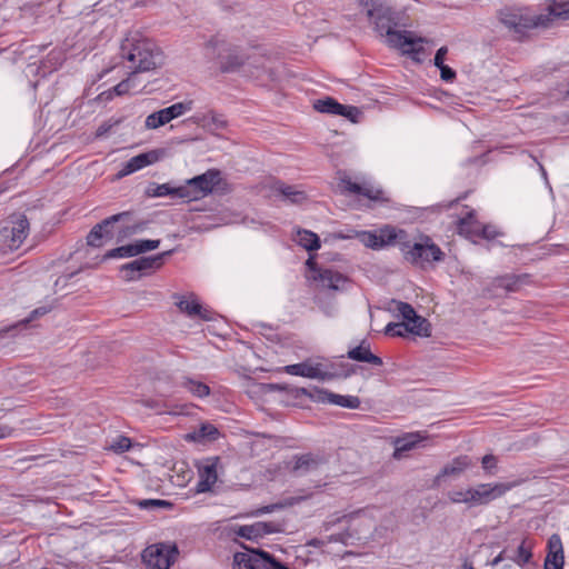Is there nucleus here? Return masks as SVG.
<instances>
[{
	"mask_svg": "<svg viewBox=\"0 0 569 569\" xmlns=\"http://www.w3.org/2000/svg\"><path fill=\"white\" fill-rule=\"evenodd\" d=\"M281 525L273 521H257L252 525H230L226 527L228 535H236L247 540H258L267 535L280 532Z\"/></svg>",
	"mask_w": 569,
	"mask_h": 569,
	"instance_id": "nucleus-16",
	"label": "nucleus"
},
{
	"mask_svg": "<svg viewBox=\"0 0 569 569\" xmlns=\"http://www.w3.org/2000/svg\"><path fill=\"white\" fill-rule=\"evenodd\" d=\"M365 4L369 7L367 16L375 24V30L380 36H386L389 47L399 49L402 53L420 60L419 56L425 53L421 46L425 39L416 37L411 31H397L398 16L396 11L379 0H366Z\"/></svg>",
	"mask_w": 569,
	"mask_h": 569,
	"instance_id": "nucleus-1",
	"label": "nucleus"
},
{
	"mask_svg": "<svg viewBox=\"0 0 569 569\" xmlns=\"http://www.w3.org/2000/svg\"><path fill=\"white\" fill-rule=\"evenodd\" d=\"M475 217V210H470L463 218L458 220V233L466 236L467 238L480 237L487 240L495 239L500 233L496 230L493 226L490 224H481L480 228L477 229H468V224L471 222V218Z\"/></svg>",
	"mask_w": 569,
	"mask_h": 569,
	"instance_id": "nucleus-24",
	"label": "nucleus"
},
{
	"mask_svg": "<svg viewBox=\"0 0 569 569\" xmlns=\"http://www.w3.org/2000/svg\"><path fill=\"white\" fill-rule=\"evenodd\" d=\"M419 441L420 437L418 433H408L402 438H398L396 440L393 457L397 459L401 458L403 452L413 449Z\"/></svg>",
	"mask_w": 569,
	"mask_h": 569,
	"instance_id": "nucleus-34",
	"label": "nucleus"
},
{
	"mask_svg": "<svg viewBox=\"0 0 569 569\" xmlns=\"http://www.w3.org/2000/svg\"><path fill=\"white\" fill-rule=\"evenodd\" d=\"M160 240L140 239L132 243L120 246L107 251L103 260L113 258H131L159 248Z\"/></svg>",
	"mask_w": 569,
	"mask_h": 569,
	"instance_id": "nucleus-19",
	"label": "nucleus"
},
{
	"mask_svg": "<svg viewBox=\"0 0 569 569\" xmlns=\"http://www.w3.org/2000/svg\"><path fill=\"white\" fill-rule=\"evenodd\" d=\"M405 326L408 329V333L426 338L431 336V325L422 316H417L411 321L405 322Z\"/></svg>",
	"mask_w": 569,
	"mask_h": 569,
	"instance_id": "nucleus-32",
	"label": "nucleus"
},
{
	"mask_svg": "<svg viewBox=\"0 0 569 569\" xmlns=\"http://www.w3.org/2000/svg\"><path fill=\"white\" fill-rule=\"evenodd\" d=\"M548 553L563 555L562 542L558 535H552L548 540Z\"/></svg>",
	"mask_w": 569,
	"mask_h": 569,
	"instance_id": "nucleus-54",
	"label": "nucleus"
},
{
	"mask_svg": "<svg viewBox=\"0 0 569 569\" xmlns=\"http://www.w3.org/2000/svg\"><path fill=\"white\" fill-rule=\"evenodd\" d=\"M284 371L292 376H300L310 379H319L321 381H329L335 378L343 377L348 378L356 373L353 367L348 368L342 375L336 372H328L322 370L321 363H310L308 361L288 365L284 367Z\"/></svg>",
	"mask_w": 569,
	"mask_h": 569,
	"instance_id": "nucleus-13",
	"label": "nucleus"
},
{
	"mask_svg": "<svg viewBox=\"0 0 569 569\" xmlns=\"http://www.w3.org/2000/svg\"><path fill=\"white\" fill-rule=\"evenodd\" d=\"M143 406L154 410L157 413H172L171 407L161 400L147 399L142 401Z\"/></svg>",
	"mask_w": 569,
	"mask_h": 569,
	"instance_id": "nucleus-46",
	"label": "nucleus"
},
{
	"mask_svg": "<svg viewBox=\"0 0 569 569\" xmlns=\"http://www.w3.org/2000/svg\"><path fill=\"white\" fill-rule=\"evenodd\" d=\"M29 226L28 218L22 213H14L10 217L1 233L11 250L18 249L26 240L29 234Z\"/></svg>",
	"mask_w": 569,
	"mask_h": 569,
	"instance_id": "nucleus-17",
	"label": "nucleus"
},
{
	"mask_svg": "<svg viewBox=\"0 0 569 569\" xmlns=\"http://www.w3.org/2000/svg\"><path fill=\"white\" fill-rule=\"evenodd\" d=\"M447 497L452 503H465L468 506V493L466 490H451L447 493Z\"/></svg>",
	"mask_w": 569,
	"mask_h": 569,
	"instance_id": "nucleus-53",
	"label": "nucleus"
},
{
	"mask_svg": "<svg viewBox=\"0 0 569 569\" xmlns=\"http://www.w3.org/2000/svg\"><path fill=\"white\" fill-rule=\"evenodd\" d=\"M355 519V515H345L342 517H331L322 523V531L329 532L333 527L340 526L341 530L338 532L325 536V538H313L308 541V546L322 547L330 542H340L345 546L353 543V540L359 539L358 532L351 529L350 522Z\"/></svg>",
	"mask_w": 569,
	"mask_h": 569,
	"instance_id": "nucleus-5",
	"label": "nucleus"
},
{
	"mask_svg": "<svg viewBox=\"0 0 569 569\" xmlns=\"http://www.w3.org/2000/svg\"><path fill=\"white\" fill-rule=\"evenodd\" d=\"M448 52V49L447 47H441L437 50L436 54H435V58H433V64L436 67H441L445 64V58H446V54Z\"/></svg>",
	"mask_w": 569,
	"mask_h": 569,
	"instance_id": "nucleus-59",
	"label": "nucleus"
},
{
	"mask_svg": "<svg viewBox=\"0 0 569 569\" xmlns=\"http://www.w3.org/2000/svg\"><path fill=\"white\" fill-rule=\"evenodd\" d=\"M138 506L143 510H152L156 508L170 509L172 503L168 500L162 499H143L138 501Z\"/></svg>",
	"mask_w": 569,
	"mask_h": 569,
	"instance_id": "nucleus-42",
	"label": "nucleus"
},
{
	"mask_svg": "<svg viewBox=\"0 0 569 569\" xmlns=\"http://www.w3.org/2000/svg\"><path fill=\"white\" fill-rule=\"evenodd\" d=\"M330 403L349 409H357L360 407V399L356 396H341L332 392Z\"/></svg>",
	"mask_w": 569,
	"mask_h": 569,
	"instance_id": "nucleus-38",
	"label": "nucleus"
},
{
	"mask_svg": "<svg viewBox=\"0 0 569 569\" xmlns=\"http://www.w3.org/2000/svg\"><path fill=\"white\" fill-rule=\"evenodd\" d=\"M218 457L208 458L198 466L199 480L196 486V492L202 493L211 490L218 480L217 466Z\"/></svg>",
	"mask_w": 569,
	"mask_h": 569,
	"instance_id": "nucleus-23",
	"label": "nucleus"
},
{
	"mask_svg": "<svg viewBox=\"0 0 569 569\" xmlns=\"http://www.w3.org/2000/svg\"><path fill=\"white\" fill-rule=\"evenodd\" d=\"M172 251L168 250L154 256L141 257L122 264L120 270L124 273V279L127 281H132L140 278L142 274H146L149 270L160 268L163 264L164 258L169 257Z\"/></svg>",
	"mask_w": 569,
	"mask_h": 569,
	"instance_id": "nucleus-14",
	"label": "nucleus"
},
{
	"mask_svg": "<svg viewBox=\"0 0 569 569\" xmlns=\"http://www.w3.org/2000/svg\"><path fill=\"white\" fill-rule=\"evenodd\" d=\"M264 389L268 390V391H274V390H286L287 388L284 386H281V385L269 383V385L264 386Z\"/></svg>",
	"mask_w": 569,
	"mask_h": 569,
	"instance_id": "nucleus-63",
	"label": "nucleus"
},
{
	"mask_svg": "<svg viewBox=\"0 0 569 569\" xmlns=\"http://www.w3.org/2000/svg\"><path fill=\"white\" fill-rule=\"evenodd\" d=\"M113 94H116V93H114V91L112 89V90H108V91L102 92L99 97H100L101 100L108 101V100L112 99Z\"/></svg>",
	"mask_w": 569,
	"mask_h": 569,
	"instance_id": "nucleus-64",
	"label": "nucleus"
},
{
	"mask_svg": "<svg viewBox=\"0 0 569 569\" xmlns=\"http://www.w3.org/2000/svg\"><path fill=\"white\" fill-rule=\"evenodd\" d=\"M131 447V440L127 437H119V439L111 445V449L116 452H124Z\"/></svg>",
	"mask_w": 569,
	"mask_h": 569,
	"instance_id": "nucleus-55",
	"label": "nucleus"
},
{
	"mask_svg": "<svg viewBox=\"0 0 569 569\" xmlns=\"http://www.w3.org/2000/svg\"><path fill=\"white\" fill-rule=\"evenodd\" d=\"M440 70V77L443 81L451 82L456 79V71L447 64L437 67Z\"/></svg>",
	"mask_w": 569,
	"mask_h": 569,
	"instance_id": "nucleus-56",
	"label": "nucleus"
},
{
	"mask_svg": "<svg viewBox=\"0 0 569 569\" xmlns=\"http://www.w3.org/2000/svg\"><path fill=\"white\" fill-rule=\"evenodd\" d=\"M192 101L177 102L167 108L154 111L146 118L144 127L147 129H158L182 116L187 111H190L192 109Z\"/></svg>",
	"mask_w": 569,
	"mask_h": 569,
	"instance_id": "nucleus-18",
	"label": "nucleus"
},
{
	"mask_svg": "<svg viewBox=\"0 0 569 569\" xmlns=\"http://www.w3.org/2000/svg\"><path fill=\"white\" fill-rule=\"evenodd\" d=\"M117 122L112 123L110 121H104L102 122L98 128H97V131H96V137L97 138H103L106 137L112 129V127L116 124Z\"/></svg>",
	"mask_w": 569,
	"mask_h": 569,
	"instance_id": "nucleus-58",
	"label": "nucleus"
},
{
	"mask_svg": "<svg viewBox=\"0 0 569 569\" xmlns=\"http://www.w3.org/2000/svg\"><path fill=\"white\" fill-rule=\"evenodd\" d=\"M528 274H505L500 277H496L490 286L483 288L482 296L486 298H491L497 296L496 290L502 289L506 292H516L520 289V287L528 282Z\"/></svg>",
	"mask_w": 569,
	"mask_h": 569,
	"instance_id": "nucleus-20",
	"label": "nucleus"
},
{
	"mask_svg": "<svg viewBox=\"0 0 569 569\" xmlns=\"http://www.w3.org/2000/svg\"><path fill=\"white\" fill-rule=\"evenodd\" d=\"M326 462L325 458L315 453L296 455L293 457V465L291 472L296 476H306L316 471Z\"/></svg>",
	"mask_w": 569,
	"mask_h": 569,
	"instance_id": "nucleus-25",
	"label": "nucleus"
},
{
	"mask_svg": "<svg viewBox=\"0 0 569 569\" xmlns=\"http://www.w3.org/2000/svg\"><path fill=\"white\" fill-rule=\"evenodd\" d=\"M313 107L319 112L336 116H339V113H341V110H343V104L339 103L336 99L331 97H326L325 99L317 100Z\"/></svg>",
	"mask_w": 569,
	"mask_h": 569,
	"instance_id": "nucleus-36",
	"label": "nucleus"
},
{
	"mask_svg": "<svg viewBox=\"0 0 569 569\" xmlns=\"http://www.w3.org/2000/svg\"><path fill=\"white\" fill-rule=\"evenodd\" d=\"M233 565L236 569H289L287 565L262 549H250L249 553L237 552Z\"/></svg>",
	"mask_w": 569,
	"mask_h": 569,
	"instance_id": "nucleus-8",
	"label": "nucleus"
},
{
	"mask_svg": "<svg viewBox=\"0 0 569 569\" xmlns=\"http://www.w3.org/2000/svg\"><path fill=\"white\" fill-rule=\"evenodd\" d=\"M204 120L207 121L208 127H212L213 129H224L227 127V120L223 118L222 114H218L214 112H209Z\"/></svg>",
	"mask_w": 569,
	"mask_h": 569,
	"instance_id": "nucleus-48",
	"label": "nucleus"
},
{
	"mask_svg": "<svg viewBox=\"0 0 569 569\" xmlns=\"http://www.w3.org/2000/svg\"><path fill=\"white\" fill-rule=\"evenodd\" d=\"M481 463L486 471L491 472V470L497 467V458L492 455H486L482 457Z\"/></svg>",
	"mask_w": 569,
	"mask_h": 569,
	"instance_id": "nucleus-57",
	"label": "nucleus"
},
{
	"mask_svg": "<svg viewBox=\"0 0 569 569\" xmlns=\"http://www.w3.org/2000/svg\"><path fill=\"white\" fill-rule=\"evenodd\" d=\"M176 305L179 308V310L190 318L199 317L202 320H211L212 319V312L211 310L203 308L194 298L193 295H191L192 299H189L184 296L176 295Z\"/></svg>",
	"mask_w": 569,
	"mask_h": 569,
	"instance_id": "nucleus-26",
	"label": "nucleus"
},
{
	"mask_svg": "<svg viewBox=\"0 0 569 569\" xmlns=\"http://www.w3.org/2000/svg\"><path fill=\"white\" fill-rule=\"evenodd\" d=\"M117 224V242H121L126 238L136 234L132 219L129 222H118Z\"/></svg>",
	"mask_w": 569,
	"mask_h": 569,
	"instance_id": "nucleus-47",
	"label": "nucleus"
},
{
	"mask_svg": "<svg viewBox=\"0 0 569 569\" xmlns=\"http://www.w3.org/2000/svg\"><path fill=\"white\" fill-rule=\"evenodd\" d=\"M360 196H363L373 201H387V199L383 197L382 190L373 189L371 187L363 186L362 192L360 193Z\"/></svg>",
	"mask_w": 569,
	"mask_h": 569,
	"instance_id": "nucleus-51",
	"label": "nucleus"
},
{
	"mask_svg": "<svg viewBox=\"0 0 569 569\" xmlns=\"http://www.w3.org/2000/svg\"><path fill=\"white\" fill-rule=\"evenodd\" d=\"M339 187L343 191H348V192L355 193V194H360L362 192V188H363V186L351 181V179L347 178V177H345L340 180Z\"/></svg>",
	"mask_w": 569,
	"mask_h": 569,
	"instance_id": "nucleus-50",
	"label": "nucleus"
},
{
	"mask_svg": "<svg viewBox=\"0 0 569 569\" xmlns=\"http://www.w3.org/2000/svg\"><path fill=\"white\" fill-rule=\"evenodd\" d=\"M511 486L506 483H479L467 489L468 508L487 506L491 501L502 497Z\"/></svg>",
	"mask_w": 569,
	"mask_h": 569,
	"instance_id": "nucleus-10",
	"label": "nucleus"
},
{
	"mask_svg": "<svg viewBox=\"0 0 569 569\" xmlns=\"http://www.w3.org/2000/svg\"><path fill=\"white\" fill-rule=\"evenodd\" d=\"M277 190L287 199H289L292 203H300L307 198L303 191L297 190L292 186H287L282 183L278 187Z\"/></svg>",
	"mask_w": 569,
	"mask_h": 569,
	"instance_id": "nucleus-39",
	"label": "nucleus"
},
{
	"mask_svg": "<svg viewBox=\"0 0 569 569\" xmlns=\"http://www.w3.org/2000/svg\"><path fill=\"white\" fill-rule=\"evenodd\" d=\"M134 80H136V74H133L131 72L127 79L120 81L117 86L113 87L114 93L117 96H123V94L128 93L131 89L136 88Z\"/></svg>",
	"mask_w": 569,
	"mask_h": 569,
	"instance_id": "nucleus-44",
	"label": "nucleus"
},
{
	"mask_svg": "<svg viewBox=\"0 0 569 569\" xmlns=\"http://www.w3.org/2000/svg\"><path fill=\"white\" fill-rule=\"evenodd\" d=\"M405 237V230L391 226L380 228L378 231H365L361 241L369 248L379 250L387 246H398Z\"/></svg>",
	"mask_w": 569,
	"mask_h": 569,
	"instance_id": "nucleus-15",
	"label": "nucleus"
},
{
	"mask_svg": "<svg viewBox=\"0 0 569 569\" xmlns=\"http://www.w3.org/2000/svg\"><path fill=\"white\" fill-rule=\"evenodd\" d=\"M509 556V548H505L493 560L491 561L492 566H497L503 560L508 559Z\"/></svg>",
	"mask_w": 569,
	"mask_h": 569,
	"instance_id": "nucleus-61",
	"label": "nucleus"
},
{
	"mask_svg": "<svg viewBox=\"0 0 569 569\" xmlns=\"http://www.w3.org/2000/svg\"><path fill=\"white\" fill-rule=\"evenodd\" d=\"M399 249L407 262L419 267L443 261L446 256L429 236L420 234L417 241H411L406 231L403 239L400 241Z\"/></svg>",
	"mask_w": 569,
	"mask_h": 569,
	"instance_id": "nucleus-3",
	"label": "nucleus"
},
{
	"mask_svg": "<svg viewBox=\"0 0 569 569\" xmlns=\"http://www.w3.org/2000/svg\"><path fill=\"white\" fill-rule=\"evenodd\" d=\"M299 500H300V498H290V499H287L284 501H281V502H276V503H271V505H268V506H263V507L257 509L256 511H253L252 515L253 516H261V515H264V513H271L273 511L281 510L283 508L290 507L293 503L298 502Z\"/></svg>",
	"mask_w": 569,
	"mask_h": 569,
	"instance_id": "nucleus-40",
	"label": "nucleus"
},
{
	"mask_svg": "<svg viewBox=\"0 0 569 569\" xmlns=\"http://www.w3.org/2000/svg\"><path fill=\"white\" fill-rule=\"evenodd\" d=\"M49 311H50V309L48 307H39V308L34 309L28 318L14 323V325L6 326L2 329H0V345L4 346L8 342L4 340H9V339H12L13 337H16L17 331L20 327L24 328L33 319H36L40 316H44Z\"/></svg>",
	"mask_w": 569,
	"mask_h": 569,
	"instance_id": "nucleus-27",
	"label": "nucleus"
},
{
	"mask_svg": "<svg viewBox=\"0 0 569 569\" xmlns=\"http://www.w3.org/2000/svg\"><path fill=\"white\" fill-rule=\"evenodd\" d=\"M147 221L132 222L136 233L143 231L147 228Z\"/></svg>",
	"mask_w": 569,
	"mask_h": 569,
	"instance_id": "nucleus-62",
	"label": "nucleus"
},
{
	"mask_svg": "<svg viewBox=\"0 0 569 569\" xmlns=\"http://www.w3.org/2000/svg\"><path fill=\"white\" fill-rule=\"evenodd\" d=\"M395 303L396 311L402 318V322H409L419 316L410 303L403 301H395Z\"/></svg>",
	"mask_w": 569,
	"mask_h": 569,
	"instance_id": "nucleus-41",
	"label": "nucleus"
},
{
	"mask_svg": "<svg viewBox=\"0 0 569 569\" xmlns=\"http://www.w3.org/2000/svg\"><path fill=\"white\" fill-rule=\"evenodd\" d=\"M472 460L467 455H461L443 466L439 473L432 480V488H439L446 478H459L468 468L472 466Z\"/></svg>",
	"mask_w": 569,
	"mask_h": 569,
	"instance_id": "nucleus-21",
	"label": "nucleus"
},
{
	"mask_svg": "<svg viewBox=\"0 0 569 569\" xmlns=\"http://www.w3.org/2000/svg\"><path fill=\"white\" fill-rule=\"evenodd\" d=\"M164 154V150L154 149L148 152L140 153L128 160L121 170L117 173L118 178L129 176L147 166L153 164L161 159Z\"/></svg>",
	"mask_w": 569,
	"mask_h": 569,
	"instance_id": "nucleus-22",
	"label": "nucleus"
},
{
	"mask_svg": "<svg viewBox=\"0 0 569 569\" xmlns=\"http://www.w3.org/2000/svg\"><path fill=\"white\" fill-rule=\"evenodd\" d=\"M331 396H332L331 391H329L327 389L313 387V388H311V393L309 395V399H311L315 402H319V403H327V402L330 403Z\"/></svg>",
	"mask_w": 569,
	"mask_h": 569,
	"instance_id": "nucleus-45",
	"label": "nucleus"
},
{
	"mask_svg": "<svg viewBox=\"0 0 569 569\" xmlns=\"http://www.w3.org/2000/svg\"><path fill=\"white\" fill-rule=\"evenodd\" d=\"M298 243L308 251H316L320 248V238L317 233L302 229L298 233Z\"/></svg>",
	"mask_w": 569,
	"mask_h": 569,
	"instance_id": "nucleus-35",
	"label": "nucleus"
},
{
	"mask_svg": "<svg viewBox=\"0 0 569 569\" xmlns=\"http://www.w3.org/2000/svg\"><path fill=\"white\" fill-rule=\"evenodd\" d=\"M180 186H173L171 182L158 184L156 182L149 183L146 189V196L149 198H158V197H174L181 199Z\"/></svg>",
	"mask_w": 569,
	"mask_h": 569,
	"instance_id": "nucleus-29",
	"label": "nucleus"
},
{
	"mask_svg": "<svg viewBox=\"0 0 569 569\" xmlns=\"http://www.w3.org/2000/svg\"><path fill=\"white\" fill-rule=\"evenodd\" d=\"M178 555L176 545L159 543L148 547L142 558L149 569H170Z\"/></svg>",
	"mask_w": 569,
	"mask_h": 569,
	"instance_id": "nucleus-12",
	"label": "nucleus"
},
{
	"mask_svg": "<svg viewBox=\"0 0 569 569\" xmlns=\"http://www.w3.org/2000/svg\"><path fill=\"white\" fill-rule=\"evenodd\" d=\"M307 266L312 272V279L318 281L323 289L345 291L350 284V279L347 276L331 268H319L311 258L307 260Z\"/></svg>",
	"mask_w": 569,
	"mask_h": 569,
	"instance_id": "nucleus-11",
	"label": "nucleus"
},
{
	"mask_svg": "<svg viewBox=\"0 0 569 569\" xmlns=\"http://www.w3.org/2000/svg\"><path fill=\"white\" fill-rule=\"evenodd\" d=\"M120 56L130 63L128 68L136 76L163 64L162 51L149 39L127 38L121 43Z\"/></svg>",
	"mask_w": 569,
	"mask_h": 569,
	"instance_id": "nucleus-2",
	"label": "nucleus"
},
{
	"mask_svg": "<svg viewBox=\"0 0 569 569\" xmlns=\"http://www.w3.org/2000/svg\"><path fill=\"white\" fill-rule=\"evenodd\" d=\"M532 558V543L528 539H523L518 546L517 550L509 549L508 559L518 565L525 567L531 561Z\"/></svg>",
	"mask_w": 569,
	"mask_h": 569,
	"instance_id": "nucleus-30",
	"label": "nucleus"
},
{
	"mask_svg": "<svg viewBox=\"0 0 569 569\" xmlns=\"http://www.w3.org/2000/svg\"><path fill=\"white\" fill-rule=\"evenodd\" d=\"M548 10L553 18L569 20V0H551Z\"/></svg>",
	"mask_w": 569,
	"mask_h": 569,
	"instance_id": "nucleus-37",
	"label": "nucleus"
},
{
	"mask_svg": "<svg viewBox=\"0 0 569 569\" xmlns=\"http://www.w3.org/2000/svg\"><path fill=\"white\" fill-rule=\"evenodd\" d=\"M204 56L209 60H219L222 72H234L244 63V56L237 49H230L226 41L211 38L204 46Z\"/></svg>",
	"mask_w": 569,
	"mask_h": 569,
	"instance_id": "nucleus-6",
	"label": "nucleus"
},
{
	"mask_svg": "<svg viewBox=\"0 0 569 569\" xmlns=\"http://www.w3.org/2000/svg\"><path fill=\"white\" fill-rule=\"evenodd\" d=\"M227 186L226 180L218 169H209L206 172L198 174L193 178L187 179L180 186L181 199L188 201L199 200L213 191L223 190Z\"/></svg>",
	"mask_w": 569,
	"mask_h": 569,
	"instance_id": "nucleus-4",
	"label": "nucleus"
},
{
	"mask_svg": "<svg viewBox=\"0 0 569 569\" xmlns=\"http://www.w3.org/2000/svg\"><path fill=\"white\" fill-rule=\"evenodd\" d=\"M347 357L358 362H367L373 366H382V359L373 355L370 350V345L367 340H362L361 343L347 352Z\"/></svg>",
	"mask_w": 569,
	"mask_h": 569,
	"instance_id": "nucleus-28",
	"label": "nucleus"
},
{
	"mask_svg": "<svg viewBox=\"0 0 569 569\" xmlns=\"http://www.w3.org/2000/svg\"><path fill=\"white\" fill-rule=\"evenodd\" d=\"M385 333L390 337H406L408 329L405 322H389L385 328Z\"/></svg>",
	"mask_w": 569,
	"mask_h": 569,
	"instance_id": "nucleus-43",
	"label": "nucleus"
},
{
	"mask_svg": "<svg viewBox=\"0 0 569 569\" xmlns=\"http://www.w3.org/2000/svg\"><path fill=\"white\" fill-rule=\"evenodd\" d=\"M290 393L293 398L298 399L302 396L308 397L311 393V389L308 388H292L290 389Z\"/></svg>",
	"mask_w": 569,
	"mask_h": 569,
	"instance_id": "nucleus-60",
	"label": "nucleus"
},
{
	"mask_svg": "<svg viewBox=\"0 0 569 569\" xmlns=\"http://www.w3.org/2000/svg\"><path fill=\"white\" fill-rule=\"evenodd\" d=\"M563 555L548 553L545 560V569H562Z\"/></svg>",
	"mask_w": 569,
	"mask_h": 569,
	"instance_id": "nucleus-49",
	"label": "nucleus"
},
{
	"mask_svg": "<svg viewBox=\"0 0 569 569\" xmlns=\"http://www.w3.org/2000/svg\"><path fill=\"white\" fill-rule=\"evenodd\" d=\"M133 216L132 211H122L112 214L97 223L87 236V243L90 247L100 248L102 239L112 240L118 222H129Z\"/></svg>",
	"mask_w": 569,
	"mask_h": 569,
	"instance_id": "nucleus-9",
	"label": "nucleus"
},
{
	"mask_svg": "<svg viewBox=\"0 0 569 569\" xmlns=\"http://www.w3.org/2000/svg\"><path fill=\"white\" fill-rule=\"evenodd\" d=\"M339 116H342V117L349 119L351 122L356 123L359 121L361 111L359 108H357L355 106H345L343 104V110H341V113H339Z\"/></svg>",
	"mask_w": 569,
	"mask_h": 569,
	"instance_id": "nucleus-52",
	"label": "nucleus"
},
{
	"mask_svg": "<svg viewBox=\"0 0 569 569\" xmlns=\"http://www.w3.org/2000/svg\"><path fill=\"white\" fill-rule=\"evenodd\" d=\"M498 19L506 28L519 34L545 24L543 16H531L526 9L516 7L500 9L498 11Z\"/></svg>",
	"mask_w": 569,
	"mask_h": 569,
	"instance_id": "nucleus-7",
	"label": "nucleus"
},
{
	"mask_svg": "<svg viewBox=\"0 0 569 569\" xmlns=\"http://www.w3.org/2000/svg\"><path fill=\"white\" fill-rule=\"evenodd\" d=\"M181 386L198 398H204L210 395V387L207 383L190 377H182Z\"/></svg>",
	"mask_w": 569,
	"mask_h": 569,
	"instance_id": "nucleus-33",
	"label": "nucleus"
},
{
	"mask_svg": "<svg viewBox=\"0 0 569 569\" xmlns=\"http://www.w3.org/2000/svg\"><path fill=\"white\" fill-rule=\"evenodd\" d=\"M219 436V430L211 423H202L198 429L186 435V440L203 441L216 440Z\"/></svg>",
	"mask_w": 569,
	"mask_h": 569,
	"instance_id": "nucleus-31",
	"label": "nucleus"
}]
</instances>
